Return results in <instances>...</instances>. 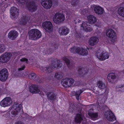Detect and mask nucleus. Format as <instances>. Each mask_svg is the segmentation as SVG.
<instances>
[{"mask_svg": "<svg viewBox=\"0 0 124 124\" xmlns=\"http://www.w3.org/2000/svg\"><path fill=\"white\" fill-rule=\"evenodd\" d=\"M105 34L106 36L110 38V41L107 43L108 45H114L117 39V37L116 32L113 29H109L106 30Z\"/></svg>", "mask_w": 124, "mask_h": 124, "instance_id": "1", "label": "nucleus"}, {"mask_svg": "<svg viewBox=\"0 0 124 124\" xmlns=\"http://www.w3.org/2000/svg\"><path fill=\"white\" fill-rule=\"evenodd\" d=\"M41 35L40 32L37 29H31L29 32V37L31 39L35 40L41 37Z\"/></svg>", "mask_w": 124, "mask_h": 124, "instance_id": "2", "label": "nucleus"}, {"mask_svg": "<svg viewBox=\"0 0 124 124\" xmlns=\"http://www.w3.org/2000/svg\"><path fill=\"white\" fill-rule=\"evenodd\" d=\"M12 56L11 53H5L0 56V62L3 63H6L12 58Z\"/></svg>", "mask_w": 124, "mask_h": 124, "instance_id": "3", "label": "nucleus"}, {"mask_svg": "<svg viewBox=\"0 0 124 124\" xmlns=\"http://www.w3.org/2000/svg\"><path fill=\"white\" fill-rule=\"evenodd\" d=\"M64 19V16L63 14L61 13H57L54 16L53 20L54 23H57L63 21Z\"/></svg>", "mask_w": 124, "mask_h": 124, "instance_id": "4", "label": "nucleus"}, {"mask_svg": "<svg viewBox=\"0 0 124 124\" xmlns=\"http://www.w3.org/2000/svg\"><path fill=\"white\" fill-rule=\"evenodd\" d=\"M74 80L71 78H66L62 81L61 83L64 87H67L73 85Z\"/></svg>", "mask_w": 124, "mask_h": 124, "instance_id": "5", "label": "nucleus"}, {"mask_svg": "<svg viewBox=\"0 0 124 124\" xmlns=\"http://www.w3.org/2000/svg\"><path fill=\"white\" fill-rule=\"evenodd\" d=\"M12 103L11 98L10 97H7L4 99L0 102V106L3 107H7L11 105Z\"/></svg>", "mask_w": 124, "mask_h": 124, "instance_id": "6", "label": "nucleus"}, {"mask_svg": "<svg viewBox=\"0 0 124 124\" xmlns=\"http://www.w3.org/2000/svg\"><path fill=\"white\" fill-rule=\"evenodd\" d=\"M96 56L101 61H103L108 59L109 54L108 53L105 51L97 53Z\"/></svg>", "mask_w": 124, "mask_h": 124, "instance_id": "7", "label": "nucleus"}, {"mask_svg": "<svg viewBox=\"0 0 124 124\" xmlns=\"http://www.w3.org/2000/svg\"><path fill=\"white\" fill-rule=\"evenodd\" d=\"M8 76V70L5 68L2 69L0 71V80L1 81H5Z\"/></svg>", "mask_w": 124, "mask_h": 124, "instance_id": "8", "label": "nucleus"}, {"mask_svg": "<svg viewBox=\"0 0 124 124\" xmlns=\"http://www.w3.org/2000/svg\"><path fill=\"white\" fill-rule=\"evenodd\" d=\"M70 51L72 52H74L76 51L77 53L83 55H86L88 54L87 50L80 48H78L76 49L75 48L73 47L70 49Z\"/></svg>", "mask_w": 124, "mask_h": 124, "instance_id": "9", "label": "nucleus"}, {"mask_svg": "<svg viewBox=\"0 0 124 124\" xmlns=\"http://www.w3.org/2000/svg\"><path fill=\"white\" fill-rule=\"evenodd\" d=\"M94 8V10L95 13L97 14L101 15L104 12L103 9L99 6H96L93 5L91 6V8L93 9Z\"/></svg>", "mask_w": 124, "mask_h": 124, "instance_id": "10", "label": "nucleus"}, {"mask_svg": "<svg viewBox=\"0 0 124 124\" xmlns=\"http://www.w3.org/2000/svg\"><path fill=\"white\" fill-rule=\"evenodd\" d=\"M105 117L109 121L113 122L116 119L114 114L110 111H107L105 113Z\"/></svg>", "mask_w": 124, "mask_h": 124, "instance_id": "11", "label": "nucleus"}, {"mask_svg": "<svg viewBox=\"0 0 124 124\" xmlns=\"http://www.w3.org/2000/svg\"><path fill=\"white\" fill-rule=\"evenodd\" d=\"M42 26L45 30L49 32L52 30V25L51 22L45 21L42 24Z\"/></svg>", "mask_w": 124, "mask_h": 124, "instance_id": "12", "label": "nucleus"}, {"mask_svg": "<svg viewBox=\"0 0 124 124\" xmlns=\"http://www.w3.org/2000/svg\"><path fill=\"white\" fill-rule=\"evenodd\" d=\"M41 3L45 8L48 9L50 8L52 6V2L50 0H41Z\"/></svg>", "mask_w": 124, "mask_h": 124, "instance_id": "13", "label": "nucleus"}, {"mask_svg": "<svg viewBox=\"0 0 124 124\" xmlns=\"http://www.w3.org/2000/svg\"><path fill=\"white\" fill-rule=\"evenodd\" d=\"M81 27L86 32L90 31L92 30L89 23H87L86 22H83L81 26Z\"/></svg>", "mask_w": 124, "mask_h": 124, "instance_id": "14", "label": "nucleus"}, {"mask_svg": "<svg viewBox=\"0 0 124 124\" xmlns=\"http://www.w3.org/2000/svg\"><path fill=\"white\" fill-rule=\"evenodd\" d=\"M99 39L97 37H91L89 40V44L91 46H94L98 43Z\"/></svg>", "mask_w": 124, "mask_h": 124, "instance_id": "15", "label": "nucleus"}, {"mask_svg": "<svg viewBox=\"0 0 124 124\" xmlns=\"http://www.w3.org/2000/svg\"><path fill=\"white\" fill-rule=\"evenodd\" d=\"M18 34L17 31H10L8 34V37L12 40L15 39L18 36Z\"/></svg>", "mask_w": 124, "mask_h": 124, "instance_id": "16", "label": "nucleus"}, {"mask_svg": "<svg viewBox=\"0 0 124 124\" xmlns=\"http://www.w3.org/2000/svg\"><path fill=\"white\" fill-rule=\"evenodd\" d=\"M69 30L66 27H63L59 29L58 32L60 35H66L69 32Z\"/></svg>", "mask_w": 124, "mask_h": 124, "instance_id": "17", "label": "nucleus"}, {"mask_svg": "<svg viewBox=\"0 0 124 124\" xmlns=\"http://www.w3.org/2000/svg\"><path fill=\"white\" fill-rule=\"evenodd\" d=\"M18 10L15 7H13L11 8L10 13L12 18H14L17 16L18 14Z\"/></svg>", "mask_w": 124, "mask_h": 124, "instance_id": "18", "label": "nucleus"}, {"mask_svg": "<svg viewBox=\"0 0 124 124\" xmlns=\"http://www.w3.org/2000/svg\"><path fill=\"white\" fill-rule=\"evenodd\" d=\"M29 91L33 93H38L39 91L38 86L35 85H31L29 87Z\"/></svg>", "mask_w": 124, "mask_h": 124, "instance_id": "19", "label": "nucleus"}, {"mask_svg": "<svg viewBox=\"0 0 124 124\" xmlns=\"http://www.w3.org/2000/svg\"><path fill=\"white\" fill-rule=\"evenodd\" d=\"M17 107V105H14L12 108V110H13L14 109L15 110V111L12 112V114L14 115H16L18 114V112L21 110L22 109V106L21 105H20L18 107Z\"/></svg>", "mask_w": 124, "mask_h": 124, "instance_id": "20", "label": "nucleus"}, {"mask_svg": "<svg viewBox=\"0 0 124 124\" xmlns=\"http://www.w3.org/2000/svg\"><path fill=\"white\" fill-rule=\"evenodd\" d=\"M87 18L88 21L91 23H94L97 21L96 18L92 15H90L88 16Z\"/></svg>", "mask_w": 124, "mask_h": 124, "instance_id": "21", "label": "nucleus"}, {"mask_svg": "<svg viewBox=\"0 0 124 124\" xmlns=\"http://www.w3.org/2000/svg\"><path fill=\"white\" fill-rule=\"evenodd\" d=\"M28 7L29 10L31 11H34L37 9L36 7L33 2L30 3L29 4Z\"/></svg>", "mask_w": 124, "mask_h": 124, "instance_id": "22", "label": "nucleus"}, {"mask_svg": "<svg viewBox=\"0 0 124 124\" xmlns=\"http://www.w3.org/2000/svg\"><path fill=\"white\" fill-rule=\"evenodd\" d=\"M115 78V74L114 73H110L109 74L107 77V79L110 82H112L113 80Z\"/></svg>", "mask_w": 124, "mask_h": 124, "instance_id": "23", "label": "nucleus"}, {"mask_svg": "<svg viewBox=\"0 0 124 124\" xmlns=\"http://www.w3.org/2000/svg\"><path fill=\"white\" fill-rule=\"evenodd\" d=\"M88 115L91 117L92 119L93 120H96L98 119V114L97 113H93L92 112H89Z\"/></svg>", "mask_w": 124, "mask_h": 124, "instance_id": "24", "label": "nucleus"}, {"mask_svg": "<svg viewBox=\"0 0 124 124\" xmlns=\"http://www.w3.org/2000/svg\"><path fill=\"white\" fill-rule=\"evenodd\" d=\"M47 95L48 98L50 100H54L56 98V96L52 92H48Z\"/></svg>", "mask_w": 124, "mask_h": 124, "instance_id": "25", "label": "nucleus"}, {"mask_svg": "<svg viewBox=\"0 0 124 124\" xmlns=\"http://www.w3.org/2000/svg\"><path fill=\"white\" fill-rule=\"evenodd\" d=\"M84 118H83L82 115L79 114H78L75 118V120L76 122L79 123Z\"/></svg>", "mask_w": 124, "mask_h": 124, "instance_id": "26", "label": "nucleus"}, {"mask_svg": "<svg viewBox=\"0 0 124 124\" xmlns=\"http://www.w3.org/2000/svg\"><path fill=\"white\" fill-rule=\"evenodd\" d=\"M117 12L120 16L124 17V7H120L118 8Z\"/></svg>", "mask_w": 124, "mask_h": 124, "instance_id": "27", "label": "nucleus"}, {"mask_svg": "<svg viewBox=\"0 0 124 124\" xmlns=\"http://www.w3.org/2000/svg\"><path fill=\"white\" fill-rule=\"evenodd\" d=\"M81 93V91L80 90H78V91L75 92L73 91L72 92V96L76 95V98L77 100L79 99V96Z\"/></svg>", "mask_w": 124, "mask_h": 124, "instance_id": "28", "label": "nucleus"}, {"mask_svg": "<svg viewBox=\"0 0 124 124\" xmlns=\"http://www.w3.org/2000/svg\"><path fill=\"white\" fill-rule=\"evenodd\" d=\"M97 86L99 88L101 89H103L105 87V85L101 81H98Z\"/></svg>", "mask_w": 124, "mask_h": 124, "instance_id": "29", "label": "nucleus"}, {"mask_svg": "<svg viewBox=\"0 0 124 124\" xmlns=\"http://www.w3.org/2000/svg\"><path fill=\"white\" fill-rule=\"evenodd\" d=\"M35 74L33 73H30L29 75V78L31 79H33L35 78Z\"/></svg>", "mask_w": 124, "mask_h": 124, "instance_id": "30", "label": "nucleus"}, {"mask_svg": "<svg viewBox=\"0 0 124 124\" xmlns=\"http://www.w3.org/2000/svg\"><path fill=\"white\" fill-rule=\"evenodd\" d=\"M5 47L3 45H0V53L3 52L5 49Z\"/></svg>", "mask_w": 124, "mask_h": 124, "instance_id": "31", "label": "nucleus"}, {"mask_svg": "<svg viewBox=\"0 0 124 124\" xmlns=\"http://www.w3.org/2000/svg\"><path fill=\"white\" fill-rule=\"evenodd\" d=\"M18 2H20L21 3H23L25 4L26 3H27L28 2V0H16Z\"/></svg>", "mask_w": 124, "mask_h": 124, "instance_id": "32", "label": "nucleus"}, {"mask_svg": "<svg viewBox=\"0 0 124 124\" xmlns=\"http://www.w3.org/2000/svg\"><path fill=\"white\" fill-rule=\"evenodd\" d=\"M27 19H23L21 21V24L25 25L27 23Z\"/></svg>", "mask_w": 124, "mask_h": 124, "instance_id": "33", "label": "nucleus"}, {"mask_svg": "<svg viewBox=\"0 0 124 124\" xmlns=\"http://www.w3.org/2000/svg\"><path fill=\"white\" fill-rule=\"evenodd\" d=\"M20 61L21 62H23L26 63H27L28 60L27 59L25 58H23L21 59L20 60Z\"/></svg>", "mask_w": 124, "mask_h": 124, "instance_id": "34", "label": "nucleus"}, {"mask_svg": "<svg viewBox=\"0 0 124 124\" xmlns=\"http://www.w3.org/2000/svg\"><path fill=\"white\" fill-rule=\"evenodd\" d=\"M55 77L59 79L61 77V75L58 73H56L55 74Z\"/></svg>", "mask_w": 124, "mask_h": 124, "instance_id": "35", "label": "nucleus"}, {"mask_svg": "<svg viewBox=\"0 0 124 124\" xmlns=\"http://www.w3.org/2000/svg\"><path fill=\"white\" fill-rule=\"evenodd\" d=\"M25 68V66L24 65H23L21 67L19 68L18 70L19 71H21L23 70Z\"/></svg>", "mask_w": 124, "mask_h": 124, "instance_id": "36", "label": "nucleus"}, {"mask_svg": "<svg viewBox=\"0 0 124 124\" xmlns=\"http://www.w3.org/2000/svg\"><path fill=\"white\" fill-rule=\"evenodd\" d=\"M63 59L65 61V62L67 63V64H69V61L68 59H67V58H65Z\"/></svg>", "mask_w": 124, "mask_h": 124, "instance_id": "37", "label": "nucleus"}, {"mask_svg": "<svg viewBox=\"0 0 124 124\" xmlns=\"http://www.w3.org/2000/svg\"><path fill=\"white\" fill-rule=\"evenodd\" d=\"M60 67L59 65H57V64H55V65H54V68H59Z\"/></svg>", "mask_w": 124, "mask_h": 124, "instance_id": "38", "label": "nucleus"}, {"mask_svg": "<svg viewBox=\"0 0 124 124\" xmlns=\"http://www.w3.org/2000/svg\"><path fill=\"white\" fill-rule=\"evenodd\" d=\"M45 70H46V68H45ZM47 69L48 70V72H50V71H49L50 69L49 68L48 69Z\"/></svg>", "mask_w": 124, "mask_h": 124, "instance_id": "39", "label": "nucleus"}, {"mask_svg": "<svg viewBox=\"0 0 124 124\" xmlns=\"http://www.w3.org/2000/svg\"><path fill=\"white\" fill-rule=\"evenodd\" d=\"M16 124H22L21 122H19L17 123H16Z\"/></svg>", "mask_w": 124, "mask_h": 124, "instance_id": "40", "label": "nucleus"}, {"mask_svg": "<svg viewBox=\"0 0 124 124\" xmlns=\"http://www.w3.org/2000/svg\"><path fill=\"white\" fill-rule=\"evenodd\" d=\"M114 124H119V123L118 122H116Z\"/></svg>", "mask_w": 124, "mask_h": 124, "instance_id": "41", "label": "nucleus"}, {"mask_svg": "<svg viewBox=\"0 0 124 124\" xmlns=\"http://www.w3.org/2000/svg\"><path fill=\"white\" fill-rule=\"evenodd\" d=\"M25 115L27 116H28V115L27 114H25Z\"/></svg>", "mask_w": 124, "mask_h": 124, "instance_id": "42", "label": "nucleus"}, {"mask_svg": "<svg viewBox=\"0 0 124 124\" xmlns=\"http://www.w3.org/2000/svg\"><path fill=\"white\" fill-rule=\"evenodd\" d=\"M6 0H2V1H6Z\"/></svg>", "mask_w": 124, "mask_h": 124, "instance_id": "43", "label": "nucleus"}, {"mask_svg": "<svg viewBox=\"0 0 124 124\" xmlns=\"http://www.w3.org/2000/svg\"><path fill=\"white\" fill-rule=\"evenodd\" d=\"M18 77H21V76H20V75H19V76H18Z\"/></svg>", "mask_w": 124, "mask_h": 124, "instance_id": "44", "label": "nucleus"}, {"mask_svg": "<svg viewBox=\"0 0 124 124\" xmlns=\"http://www.w3.org/2000/svg\"><path fill=\"white\" fill-rule=\"evenodd\" d=\"M90 106H91V107L92 106V105H90Z\"/></svg>", "mask_w": 124, "mask_h": 124, "instance_id": "45", "label": "nucleus"}, {"mask_svg": "<svg viewBox=\"0 0 124 124\" xmlns=\"http://www.w3.org/2000/svg\"><path fill=\"white\" fill-rule=\"evenodd\" d=\"M123 72L124 73V70H123Z\"/></svg>", "mask_w": 124, "mask_h": 124, "instance_id": "46", "label": "nucleus"}, {"mask_svg": "<svg viewBox=\"0 0 124 124\" xmlns=\"http://www.w3.org/2000/svg\"><path fill=\"white\" fill-rule=\"evenodd\" d=\"M17 105V106H17V105Z\"/></svg>", "mask_w": 124, "mask_h": 124, "instance_id": "47", "label": "nucleus"}]
</instances>
